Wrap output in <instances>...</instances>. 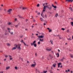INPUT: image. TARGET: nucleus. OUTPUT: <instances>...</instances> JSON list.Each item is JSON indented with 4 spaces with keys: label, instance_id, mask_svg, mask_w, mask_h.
<instances>
[{
    "label": "nucleus",
    "instance_id": "f257e3e1",
    "mask_svg": "<svg viewBox=\"0 0 73 73\" xmlns=\"http://www.w3.org/2000/svg\"><path fill=\"white\" fill-rule=\"evenodd\" d=\"M36 40H34L33 42V43H31V46H32V45H33L35 47H36V46H37V44H36L35 43H36Z\"/></svg>",
    "mask_w": 73,
    "mask_h": 73
},
{
    "label": "nucleus",
    "instance_id": "f03ea898",
    "mask_svg": "<svg viewBox=\"0 0 73 73\" xmlns=\"http://www.w3.org/2000/svg\"><path fill=\"white\" fill-rule=\"evenodd\" d=\"M33 63H34V64H32L31 65V67H35V66H36V63L35 61H34L33 62Z\"/></svg>",
    "mask_w": 73,
    "mask_h": 73
},
{
    "label": "nucleus",
    "instance_id": "7ed1b4c3",
    "mask_svg": "<svg viewBox=\"0 0 73 73\" xmlns=\"http://www.w3.org/2000/svg\"><path fill=\"white\" fill-rule=\"evenodd\" d=\"M48 7V5L44 6V8L43 10V12H45V11L46 10V7Z\"/></svg>",
    "mask_w": 73,
    "mask_h": 73
},
{
    "label": "nucleus",
    "instance_id": "20e7f679",
    "mask_svg": "<svg viewBox=\"0 0 73 73\" xmlns=\"http://www.w3.org/2000/svg\"><path fill=\"white\" fill-rule=\"evenodd\" d=\"M12 11V9H9L7 11V12H8V14H10V13H11V11Z\"/></svg>",
    "mask_w": 73,
    "mask_h": 73
},
{
    "label": "nucleus",
    "instance_id": "39448f33",
    "mask_svg": "<svg viewBox=\"0 0 73 73\" xmlns=\"http://www.w3.org/2000/svg\"><path fill=\"white\" fill-rule=\"evenodd\" d=\"M10 29H10V28H7V30H8L9 32V33H10L11 34L13 35V32L11 33L10 32V31H9V30H10Z\"/></svg>",
    "mask_w": 73,
    "mask_h": 73
},
{
    "label": "nucleus",
    "instance_id": "423d86ee",
    "mask_svg": "<svg viewBox=\"0 0 73 73\" xmlns=\"http://www.w3.org/2000/svg\"><path fill=\"white\" fill-rule=\"evenodd\" d=\"M39 38H42L44 37V36L42 35H40L38 36Z\"/></svg>",
    "mask_w": 73,
    "mask_h": 73
},
{
    "label": "nucleus",
    "instance_id": "0eeeda50",
    "mask_svg": "<svg viewBox=\"0 0 73 73\" xmlns=\"http://www.w3.org/2000/svg\"><path fill=\"white\" fill-rule=\"evenodd\" d=\"M40 20L41 21H44V19H42V18L41 17L40 19Z\"/></svg>",
    "mask_w": 73,
    "mask_h": 73
},
{
    "label": "nucleus",
    "instance_id": "6e6552de",
    "mask_svg": "<svg viewBox=\"0 0 73 73\" xmlns=\"http://www.w3.org/2000/svg\"><path fill=\"white\" fill-rule=\"evenodd\" d=\"M47 29L48 30L49 32V33L50 32L52 31V29H50L49 28H48Z\"/></svg>",
    "mask_w": 73,
    "mask_h": 73
},
{
    "label": "nucleus",
    "instance_id": "1a4fd4ad",
    "mask_svg": "<svg viewBox=\"0 0 73 73\" xmlns=\"http://www.w3.org/2000/svg\"><path fill=\"white\" fill-rule=\"evenodd\" d=\"M56 63L52 65V67H53V68H55V67H56Z\"/></svg>",
    "mask_w": 73,
    "mask_h": 73
},
{
    "label": "nucleus",
    "instance_id": "9d476101",
    "mask_svg": "<svg viewBox=\"0 0 73 73\" xmlns=\"http://www.w3.org/2000/svg\"><path fill=\"white\" fill-rule=\"evenodd\" d=\"M64 59H65V58L63 57L62 58V59L61 60H60V61H62L63 62V61H64Z\"/></svg>",
    "mask_w": 73,
    "mask_h": 73
},
{
    "label": "nucleus",
    "instance_id": "9b49d317",
    "mask_svg": "<svg viewBox=\"0 0 73 73\" xmlns=\"http://www.w3.org/2000/svg\"><path fill=\"white\" fill-rule=\"evenodd\" d=\"M18 48L19 50H21V48L20 47V46L19 45L18 46Z\"/></svg>",
    "mask_w": 73,
    "mask_h": 73
},
{
    "label": "nucleus",
    "instance_id": "f8f14e48",
    "mask_svg": "<svg viewBox=\"0 0 73 73\" xmlns=\"http://www.w3.org/2000/svg\"><path fill=\"white\" fill-rule=\"evenodd\" d=\"M52 7H53L54 8H57V6H54L53 5H52Z\"/></svg>",
    "mask_w": 73,
    "mask_h": 73
},
{
    "label": "nucleus",
    "instance_id": "ddd939ff",
    "mask_svg": "<svg viewBox=\"0 0 73 73\" xmlns=\"http://www.w3.org/2000/svg\"><path fill=\"white\" fill-rule=\"evenodd\" d=\"M10 68V66H9L8 67H6V70H8V69H9Z\"/></svg>",
    "mask_w": 73,
    "mask_h": 73
},
{
    "label": "nucleus",
    "instance_id": "4468645a",
    "mask_svg": "<svg viewBox=\"0 0 73 73\" xmlns=\"http://www.w3.org/2000/svg\"><path fill=\"white\" fill-rule=\"evenodd\" d=\"M18 17H19V18H20V19H24V18H23V17H21V16H20L19 15H18Z\"/></svg>",
    "mask_w": 73,
    "mask_h": 73
},
{
    "label": "nucleus",
    "instance_id": "2eb2a0df",
    "mask_svg": "<svg viewBox=\"0 0 73 73\" xmlns=\"http://www.w3.org/2000/svg\"><path fill=\"white\" fill-rule=\"evenodd\" d=\"M61 64V63H59L58 64V68H60V65Z\"/></svg>",
    "mask_w": 73,
    "mask_h": 73
},
{
    "label": "nucleus",
    "instance_id": "dca6fc26",
    "mask_svg": "<svg viewBox=\"0 0 73 73\" xmlns=\"http://www.w3.org/2000/svg\"><path fill=\"white\" fill-rule=\"evenodd\" d=\"M42 14H43V13H42L41 14V16H42V17H43V18H44V15H42Z\"/></svg>",
    "mask_w": 73,
    "mask_h": 73
},
{
    "label": "nucleus",
    "instance_id": "f3484780",
    "mask_svg": "<svg viewBox=\"0 0 73 73\" xmlns=\"http://www.w3.org/2000/svg\"><path fill=\"white\" fill-rule=\"evenodd\" d=\"M18 45H17L16 44H15L14 45V46H15V47H16V48H17L18 47Z\"/></svg>",
    "mask_w": 73,
    "mask_h": 73
},
{
    "label": "nucleus",
    "instance_id": "a211bd4d",
    "mask_svg": "<svg viewBox=\"0 0 73 73\" xmlns=\"http://www.w3.org/2000/svg\"><path fill=\"white\" fill-rule=\"evenodd\" d=\"M47 8H48V9H50V10L52 8V7L50 6V7H48Z\"/></svg>",
    "mask_w": 73,
    "mask_h": 73
},
{
    "label": "nucleus",
    "instance_id": "6ab92c4d",
    "mask_svg": "<svg viewBox=\"0 0 73 73\" xmlns=\"http://www.w3.org/2000/svg\"><path fill=\"white\" fill-rule=\"evenodd\" d=\"M46 50L48 51H50V50H51V49H48V48H46Z\"/></svg>",
    "mask_w": 73,
    "mask_h": 73
},
{
    "label": "nucleus",
    "instance_id": "aec40b11",
    "mask_svg": "<svg viewBox=\"0 0 73 73\" xmlns=\"http://www.w3.org/2000/svg\"><path fill=\"white\" fill-rule=\"evenodd\" d=\"M22 9H23V10H25V9H27V8H26V7H23Z\"/></svg>",
    "mask_w": 73,
    "mask_h": 73
},
{
    "label": "nucleus",
    "instance_id": "412c9836",
    "mask_svg": "<svg viewBox=\"0 0 73 73\" xmlns=\"http://www.w3.org/2000/svg\"><path fill=\"white\" fill-rule=\"evenodd\" d=\"M40 40V41H41V42H42L43 41V39H41V38H40L39 39Z\"/></svg>",
    "mask_w": 73,
    "mask_h": 73
},
{
    "label": "nucleus",
    "instance_id": "4be33fe9",
    "mask_svg": "<svg viewBox=\"0 0 73 73\" xmlns=\"http://www.w3.org/2000/svg\"><path fill=\"white\" fill-rule=\"evenodd\" d=\"M56 56H57V57H59V54L58 53V54H56Z\"/></svg>",
    "mask_w": 73,
    "mask_h": 73
},
{
    "label": "nucleus",
    "instance_id": "5701e85b",
    "mask_svg": "<svg viewBox=\"0 0 73 73\" xmlns=\"http://www.w3.org/2000/svg\"><path fill=\"white\" fill-rule=\"evenodd\" d=\"M16 49V47H14L12 48V50H14V49Z\"/></svg>",
    "mask_w": 73,
    "mask_h": 73
},
{
    "label": "nucleus",
    "instance_id": "b1692460",
    "mask_svg": "<svg viewBox=\"0 0 73 73\" xmlns=\"http://www.w3.org/2000/svg\"><path fill=\"white\" fill-rule=\"evenodd\" d=\"M7 46H9L10 45V44L8 43H7Z\"/></svg>",
    "mask_w": 73,
    "mask_h": 73
},
{
    "label": "nucleus",
    "instance_id": "393cba45",
    "mask_svg": "<svg viewBox=\"0 0 73 73\" xmlns=\"http://www.w3.org/2000/svg\"><path fill=\"white\" fill-rule=\"evenodd\" d=\"M68 40H70V41L72 40L71 39V38H67Z\"/></svg>",
    "mask_w": 73,
    "mask_h": 73
},
{
    "label": "nucleus",
    "instance_id": "a878e982",
    "mask_svg": "<svg viewBox=\"0 0 73 73\" xmlns=\"http://www.w3.org/2000/svg\"><path fill=\"white\" fill-rule=\"evenodd\" d=\"M50 42H51V44H53V43L52 42H53V41L52 40H50Z\"/></svg>",
    "mask_w": 73,
    "mask_h": 73
},
{
    "label": "nucleus",
    "instance_id": "bb28decb",
    "mask_svg": "<svg viewBox=\"0 0 73 73\" xmlns=\"http://www.w3.org/2000/svg\"><path fill=\"white\" fill-rule=\"evenodd\" d=\"M55 16L56 17H57V16H58V14L57 13L56 14Z\"/></svg>",
    "mask_w": 73,
    "mask_h": 73
},
{
    "label": "nucleus",
    "instance_id": "cd10ccee",
    "mask_svg": "<svg viewBox=\"0 0 73 73\" xmlns=\"http://www.w3.org/2000/svg\"><path fill=\"white\" fill-rule=\"evenodd\" d=\"M46 72H47V71H46L45 70L43 71L44 73H46Z\"/></svg>",
    "mask_w": 73,
    "mask_h": 73
},
{
    "label": "nucleus",
    "instance_id": "c85d7f7f",
    "mask_svg": "<svg viewBox=\"0 0 73 73\" xmlns=\"http://www.w3.org/2000/svg\"><path fill=\"white\" fill-rule=\"evenodd\" d=\"M44 17L45 18H47V15L46 14H45L44 15Z\"/></svg>",
    "mask_w": 73,
    "mask_h": 73
},
{
    "label": "nucleus",
    "instance_id": "c756f323",
    "mask_svg": "<svg viewBox=\"0 0 73 73\" xmlns=\"http://www.w3.org/2000/svg\"><path fill=\"white\" fill-rule=\"evenodd\" d=\"M15 68L16 70H17V66H15Z\"/></svg>",
    "mask_w": 73,
    "mask_h": 73
},
{
    "label": "nucleus",
    "instance_id": "7c9ffc66",
    "mask_svg": "<svg viewBox=\"0 0 73 73\" xmlns=\"http://www.w3.org/2000/svg\"><path fill=\"white\" fill-rule=\"evenodd\" d=\"M69 9H70V10H71V11H72L73 9H72V8H71V7H70L69 8Z\"/></svg>",
    "mask_w": 73,
    "mask_h": 73
},
{
    "label": "nucleus",
    "instance_id": "2f4dec72",
    "mask_svg": "<svg viewBox=\"0 0 73 73\" xmlns=\"http://www.w3.org/2000/svg\"><path fill=\"white\" fill-rule=\"evenodd\" d=\"M63 31H65V29L64 28H62L61 29Z\"/></svg>",
    "mask_w": 73,
    "mask_h": 73
},
{
    "label": "nucleus",
    "instance_id": "473e14b6",
    "mask_svg": "<svg viewBox=\"0 0 73 73\" xmlns=\"http://www.w3.org/2000/svg\"><path fill=\"white\" fill-rule=\"evenodd\" d=\"M9 56L10 57V58H11L12 57V56L11 55L10 56L9 55Z\"/></svg>",
    "mask_w": 73,
    "mask_h": 73
},
{
    "label": "nucleus",
    "instance_id": "72a5a7b5",
    "mask_svg": "<svg viewBox=\"0 0 73 73\" xmlns=\"http://www.w3.org/2000/svg\"><path fill=\"white\" fill-rule=\"evenodd\" d=\"M5 56L6 58H7V57H8V55H5Z\"/></svg>",
    "mask_w": 73,
    "mask_h": 73
},
{
    "label": "nucleus",
    "instance_id": "f704fd0d",
    "mask_svg": "<svg viewBox=\"0 0 73 73\" xmlns=\"http://www.w3.org/2000/svg\"><path fill=\"white\" fill-rule=\"evenodd\" d=\"M40 15V13H37V15Z\"/></svg>",
    "mask_w": 73,
    "mask_h": 73
},
{
    "label": "nucleus",
    "instance_id": "c9c22d12",
    "mask_svg": "<svg viewBox=\"0 0 73 73\" xmlns=\"http://www.w3.org/2000/svg\"><path fill=\"white\" fill-rule=\"evenodd\" d=\"M8 25H11V23H8Z\"/></svg>",
    "mask_w": 73,
    "mask_h": 73
},
{
    "label": "nucleus",
    "instance_id": "e433bc0d",
    "mask_svg": "<svg viewBox=\"0 0 73 73\" xmlns=\"http://www.w3.org/2000/svg\"><path fill=\"white\" fill-rule=\"evenodd\" d=\"M71 25L72 26H73V22H71Z\"/></svg>",
    "mask_w": 73,
    "mask_h": 73
},
{
    "label": "nucleus",
    "instance_id": "4c0bfd02",
    "mask_svg": "<svg viewBox=\"0 0 73 73\" xmlns=\"http://www.w3.org/2000/svg\"><path fill=\"white\" fill-rule=\"evenodd\" d=\"M23 43L25 45H26V44H25L24 42H23Z\"/></svg>",
    "mask_w": 73,
    "mask_h": 73
},
{
    "label": "nucleus",
    "instance_id": "58836bf2",
    "mask_svg": "<svg viewBox=\"0 0 73 73\" xmlns=\"http://www.w3.org/2000/svg\"><path fill=\"white\" fill-rule=\"evenodd\" d=\"M38 44H40V41H39L38 42Z\"/></svg>",
    "mask_w": 73,
    "mask_h": 73
},
{
    "label": "nucleus",
    "instance_id": "ea45409f",
    "mask_svg": "<svg viewBox=\"0 0 73 73\" xmlns=\"http://www.w3.org/2000/svg\"><path fill=\"white\" fill-rule=\"evenodd\" d=\"M21 42H23H23H23V40H21Z\"/></svg>",
    "mask_w": 73,
    "mask_h": 73
},
{
    "label": "nucleus",
    "instance_id": "a19ab883",
    "mask_svg": "<svg viewBox=\"0 0 73 73\" xmlns=\"http://www.w3.org/2000/svg\"><path fill=\"white\" fill-rule=\"evenodd\" d=\"M39 4H38V5H37V6L38 7H39Z\"/></svg>",
    "mask_w": 73,
    "mask_h": 73
},
{
    "label": "nucleus",
    "instance_id": "79ce46f5",
    "mask_svg": "<svg viewBox=\"0 0 73 73\" xmlns=\"http://www.w3.org/2000/svg\"><path fill=\"white\" fill-rule=\"evenodd\" d=\"M70 1H71V2H72L73 1V0H69Z\"/></svg>",
    "mask_w": 73,
    "mask_h": 73
},
{
    "label": "nucleus",
    "instance_id": "37998d69",
    "mask_svg": "<svg viewBox=\"0 0 73 73\" xmlns=\"http://www.w3.org/2000/svg\"><path fill=\"white\" fill-rule=\"evenodd\" d=\"M71 57H72V58H73V56L72 55H71Z\"/></svg>",
    "mask_w": 73,
    "mask_h": 73
},
{
    "label": "nucleus",
    "instance_id": "c03bdc74",
    "mask_svg": "<svg viewBox=\"0 0 73 73\" xmlns=\"http://www.w3.org/2000/svg\"><path fill=\"white\" fill-rule=\"evenodd\" d=\"M69 32V30H67V32L68 33Z\"/></svg>",
    "mask_w": 73,
    "mask_h": 73
},
{
    "label": "nucleus",
    "instance_id": "a18cd8bd",
    "mask_svg": "<svg viewBox=\"0 0 73 73\" xmlns=\"http://www.w3.org/2000/svg\"><path fill=\"white\" fill-rule=\"evenodd\" d=\"M51 58L50 59H52V58H53V56H51Z\"/></svg>",
    "mask_w": 73,
    "mask_h": 73
},
{
    "label": "nucleus",
    "instance_id": "49530a36",
    "mask_svg": "<svg viewBox=\"0 0 73 73\" xmlns=\"http://www.w3.org/2000/svg\"><path fill=\"white\" fill-rule=\"evenodd\" d=\"M46 24L45 23H44V25H46V24Z\"/></svg>",
    "mask_w": 73,
    "mask_h": 73
},
{
    "label": "nucleus",
    "instance_id": "de8ad7c7",
    "mask_svg": "<svg viewBox=\"0 0 73 73\" xmlns=\"http://www.w3.org/2000/svg\"><path fill=\"white\" fill-rule=\"evenodd\" d=\"M3 71H1V73H3Z\"/></svg>",
    "mask_w": 73,
    "mask_h": 73
},
{
    "label": "nucleus",
    "instance_id": "09e8293b",
    "mask_svg": "<svg viewBox=\"0 0 73 73\" xmlns=\"http://www.w3.org/2000/svg\"><path fill=\"white\" fill-rule=\"evenodd\" d=\"M33 21L34 22H35V21H36V20H33Z\"/></svg>",
    "mask_w": 73,
    "mask_h": 73
},
{
    "label": "nucleus",
    "instance_id": "8fccbe9b",
    "mask_svg": "<svg viewBox=\"0 0 73 73\" xmlns=\"http://www.w3.org/2000/svg\"><path fill=\"white\" fill-rule=\"evenodd\" d=\"M15 21H16V20H17V19L15 18Z\"/></svg>",
    "mask_w": 73,
    "mask_h": 73
},
{
    "label": "nucleus",
    "instance_id": "3c124183",
    "mask_svg": "<svg viewBox=\"0 0 73 73\" xmlns=\"http://www.w3.org/2000/svg\"><path fill=\"white\" fill-rule=\"evenodd\" d=\"M10 60H11L12 59V58H10Z\"/></svg>",
    "mask_w": 73,
    "mask_h": 73
},
{
    "label": "nucleus",
    "instance_id": "603ef678",
    "mask_svg": "<svg viewBox=\"0 0 73 73\" xmlns=\"http://www.w3.org/2000/svg\"><path fill=\"white\" fill-rule=\"evenodd\" d=\"M31 27H32V28H33V27H34V26H31Z\"/></svg>",
    "mask_w": 73,
    "mask_h": 73
},
{
    "label": "nucleus",
    "instance_id": "864d4df0",
    "mask_svg": "<svg viewBox=\"0 0 73 73\" xmlns=\"http://www.w3.org/2000/svg\"><path fill=\"white\" fill-rule=\"evenodd\" d=\"M70 71V70H68V72H69Z\"/></svg>",
    "mask_w": 73,
    "mask_h": 73
},
{
    "label": "nucleus",
    "instance_id": "5fc2aeb1",
    "mask_svg": "<svg viewBox=\"0 0 73 73\" xmlns=\"http://www.w3.org/2000/svg\"><path fill=\"white\" fill-rule=\"evenodd\" d=\"M65 72H67V73H68V71H67V70H66V71H65Z\"/></svg>",
    "mask_w": 73,
    "mask_h": 73
},
{
    "label": "nucleus",
    "instance_id": "6e6d98bb",
    "mask_svg": "<svg viewBox=\"0 0 73 73\" xmlns=\"http://www.w3.org/2000/svg\"><path fill=\"white\" fill-rule=\"evenodd\" d=\"M18 25H16L15 26V27H17V26H18Z\"/></svg>",
    "mask_w": 73,
    "mask_h": 73
},
{
    "label": "nucleus",
    "instance_id": "4d7b16f0",
    "mask_svg": "<svg viewBox=\"0 0 73 73\" xmlns=\"http://www.w3.org/2000/svg\"><path fill=\"white\" fill-rule=\"evenodd\" d=\"M6 60H7V59H6V58L5 59H4V60L5 61Z\"/></svg>",
    "mask_w": 73,
    "mask_h": 73
},
{
    "label": "nucleus",
    "instance_id": "13d9d810",
    "mask_svg": "<svg viewBox=\"0 0 73 73\" xmlns=\"http://www.w3.org/2000/svg\"><path fill=\"white\" fill-rule=\"evenodd\" d=\"M71 73H73V71H71Z\"/></svg>",
    "mask_w": 73,
    "mask_h": 73
},
{
    "label": "nucleus",
    "instance_id": "bf43d9fd",
    "mask_svg": "<svg viewBox=\"0 0 73 73\" xmlns=\"http://www.w3.org/2000/svg\"><path fill=\"white\" fill-rule=\"evenodd\" d=\"M58 52H60V50H59V49H58Z\"/></svg>",
    "mask_w": 73,
    "mask_h": 73
},
{
    "label": "nucleus",
    "instance_id": "052dcab7",
    "mask_svg": "<svg viewBox=\"0 0 73 73\" xmlns=\"http://www.w3.org/2000/svg\"><path fill=\"white\" fill-rule=\"evenodd\" d=\"M35 12L36 13H37V11H35Z\"/></svg>",
    "mask_w": 73,
    "mask_h": 73
},
{
    "label": "nucleus",
    "instance_id": "680f3d73",
    "mask_svg": "<svg viewBox=\"0 0 73 73\" xmlns=\"http://www.w3.org/2000/svg\"><path fill=\"white\" fill-rule=\"evenodd\" d=\"M5 35H7V33H5Z\"/></svg>",
    "mask_w": 73,
    "mask_h": 73
},
{
    "label": "nucleus",
    "instance_id": "e2e57ef3",
    "mask_svg": "<svg viewBox=\"0 0 73 73\" xmlns=\"http://www.w3.org/2000/svg\"><path fill=\"white\" fill-rule=\"evenodd\" d=\"M25 30L26 31H28V29H26Z\"/></svg>",
    "mask_w": 73,
    "mask_h": 73
},
{
    "label": "nucleus",
    "instance_id": "0e129e2a",
    "mask_svg": "<svg viewBox=\"0 0 73 73\" xmlns=\"http://www.w3.org/2000/svg\"><path fill=\"white\" fill-rule=\"evenodd\" d=\"M59 39H61V38L60 37H59Z\"/></svg>",
    "mask_w": 73,
    "mask_h": 73
},
{
    "label": "nucleus",
    "instance_id": "69168bd1",
    "mask_svg": "<svg viewBox=\"0 0 73 73\" xmlns=\"http://www.w3.org/2000/svg\"><path fill=\"white\" fill-rule=\"evenodd\" d=\"M49 56L51 57V55H50V54L49 55Z\"/></svg>",
    "mask_w": 73,
    "mask_h": 73
},
{
    "label": "nucleus",
    "instance_id": "338daca9",
    "mask_svg": "<svg viewBox=\"0 0 73 73\" xmlns=\"http://www.w3.org/2000/svg\"><path fill=\"white\" fill-rule=\"evenodd\" d=\"M26 21H28V19H26Z\"/></svg>",
    "mask_w": 73,
    "mask_h": 73
},
{
    "label": "nucleus",
    "instance_id": "774afa93",
    "mask_svg": "<svg viewBox=\"0 0 73 73\" xmlns=\"http://www.w3.org/2000/svg\"><path fill=\"white\" fill-rule=\"evenodd\" d=\"M60 68H62V66H60Z\"/></svg>",
    "mask_w": 73,
    "mask_h": 73
}]
</instances>
